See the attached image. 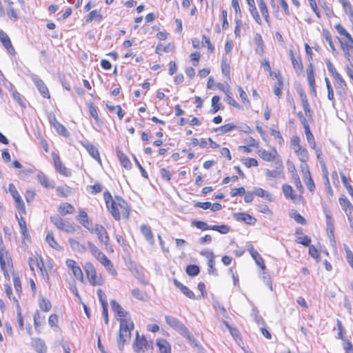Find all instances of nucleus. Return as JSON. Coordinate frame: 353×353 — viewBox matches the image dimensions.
Instances as JSON below:
<instances>
[{
    "label": "nucleus",
    "instance_id": "obj_1",
    "mask_svg": "<svg viewBox=\"0 0 353 353\" xmlns=\"http://www.w3.org/2000/svg\"><path fill=\"white\" fill-rule=\"evenodd\" d=\"M103 196L106 206L115 220L129 217L130 208L125 200L119 196L112 198L109 192H105Z\"/></svg>",
    "mask_w": 353,
    "mask_h": 353
},
{
    "label": "nucleus",
    "instance_id": "obj_2",
    "mask_svg": "<svg viewBox=\"0 0 353 353\" xmlns=\"http://www.w3.org/2000/svg\"><path fill=\"white\" fill-rule=\"evenodd\" d=\"M334 28L336 32L341 36V38L339 39L341 49L347 60L350 61L352 59L350 52H353V39L346 29L340 23L336 24Z\"/></svg>",
    "mask_w": 353,
    "mask_h": 353
},
{
    "label": "nucleus",
    "instance_id": "obj_3",
    "mask_svg": "<svg viewBox=\"0 0 353 353\" xmlns=\"http://www.w3.org/2000/svg\"><path fill=\"white\" fill-rule=\"evenodd\" d=\"M133 329L134 323L130 319H122L121 320L119 336L117 340L120 350H123L125 343L130 341L131 332Z\"/></svg>",
    "mask_w": 353,
    "mask_h": 353
},
{
    "label": "nucleus",
    "instance_id": "obj_4",
    "mask_svg": "<svg viewBox=\"0 0 353 353\" xmlns=\"http://www.w3.org/2000/svg\"><path fill=\"white\" fill-rule=\"evenodd\" d=\"M165 322L176 332L188 339H191L188 328L179 319L172 316H165Z\"/></svg>",
    "mask_w": 353,
    "mask_h": 353
},
{
    "label": "nucleus",
    "instance_id": "obj_5",
    "mask_svg": "<svg viewBox=\"0 0 353 353\" xmlns=\"http://www.w3.org/2000/svg\"><path fill=\"white\" fill-rule=\"evenodd\" d=\"M92 232H94L99 241L105 245V248L111 252H113L112 246L109 244V236L105 228L101 225L97 224L92 229Z\"/></svg>",
    "mask_w": 353,
    "mask_h": 353
},
{
    "label": "nucleus",
    "instance_id": "obj_6",
    "mask_svg": "<svg viewBox=\"0 0 353 353\" xmlns=\"http://www.w3.org/2000/svg\"><path fill=\"white\" fill-rule=\"evenodd\" d=\"M50 221L57 229L63 231L65 233L73 234L76 231L72 225L68 221H63L59 216H51Z\"/></svg>",
    "mask_w": 353,
    "mask_h": 353
},
{
    "label": "nucleus",
    "instance_id": "obj_7",
    "mask_svg": "<svg viewBox=\"0 0 353 353\" xmlns=\"http://www.w3.org/2000/svg\"><path fill=\"white\" fill-rule=\"evenodd\" d=\"M85 270L91 285L95 286L101 285L103 283V278L101 276L97 275L96 270L92 263H85Z\"/></svg>",
    "mask_w": 353,
    "mask_h": 353
},
{
    "label": "nucleus",
    "instance_id": "obj_8",
    "mask_svg": "<svg viewBox=\"0 0 353 353\" xmlns=\"http://www.w3.org/2000/svg\"><path fill=\"white\" fill-rule=\"evenodd\" d=\"M201 254L202 256H205L207 259L208 266V270L209 274L217 275V271L214 268V263H215L214 257L215 256H214V254L212 253V252H211L209 250L205 249L201 252Z\"/></svg>",
    "mask_w": 353,
    "mask_h": 353
},
{
    "label": "nucleus",
    "instance_id": "obj_9",
    "mask_svg": "<svg viewBox=\"0 0 353 353\" xmlns=\"http://www.w3.org/2000/svg\"><path fill=\"white\" fill-rule=\"evenodd\" d=\"M32 80L42 97L44 98L50 99V95L49 90L45 83L37 75H32Z\"/></svg>",
    "mask_w": 353,
    "mask_h": 353
},
{
    "label": "nucleus",
    "instance_id": "obj_10",
    "mask_svg": "<svg viewBox=\"0 0 353 353\" xmlns=\"http://www.w3.org/2000/svg\"><path fill=\"white\" fill-rule=\"evenodd\" d=\"M67 266L72 271L74 277L81 282L83 281V274L81 268L77 265V262L73 259H67L65 261Z\"/></svg>",
    "mask_w": 353,
    "mask_h": 353
},
{
    "label": "nucleus",
    "instance_id": "obj_11",
    "mask_svg": "<svg viewBox=\"0 0 353 353\" xmlns=\"http://www.w3.org/2000/svg\"><path fill=\"white\" fill-rule=\"evenodd\" d=\"M0 41L7 52L11 55H15L16 52L12 45L11 41L8 35L1 29H0Z\"/></svg>",
    "mask_w": 353,
    "mask_h": 353
},
{
    "label": "nucleus",
    "instance_id": "obj_12",
    "mask_svg": "<svg viewBox=\"0 0 353 353\" xmlns=\"http://www.w3.org/2000/svg\"><path fill=\"white\" fill-rule=\"evenodd\" d=\"M282 191L285 197L288 199H291L293 202L297 203L301 200V196H298L294 193L292 186L288 184H284L282 186Z\"/></svg>",
    "mask_w": 353,
    "mask_h": 353
},
{
    "label": "nucleus",
    "instance_id": "obj_13",
    "mask_svg": "<svg viewBox=\"0 0 353 353\" xmlns=\"http://www.w3.org/2000/svg\"><path fill=\"white\" fill-rule=\"evenodd\" d=\"M248 250L251 254L252 259L254 260L256 264L260 267L262 270H265L266 268L265 262L261 254L254 250L252 244L249 243L248 245Z\"/></svg>",
    "mask_w": 353,
    "mask_h": 353
},
{
    "label": "nucleus",
    "instance_id": "obj_14",
    "mask_svg": "<svg viewBox=\"0 0 353 353\" xmlns=\"http://www.w3.org/2000/svg\"><path fill=\"white\" fill-rule=\"evenodd\" d=\"M52 158L56 170L64 176H70L71 172L61 163L59 156L53 154Z\"/></svg>",
    "mask_w": 353,
    "mask_h": 353
},
{
    "label": "nucleus",
    "instance_id": "obj_15",
    "mask_svg": "<svg viewBox=\"0 0 353 353\" xmlns=\"http://www.w3.org/2000/svg\"><path fill=\"white\" fill-rule=\"evenodd\" d=\"M81 144L85 148L90 155L101 163V158L98 149L89 141H81Z\"/></svg>",
    "mask_w": 353,
    "mask_h": 353
},
{
    "label": "nucleus",
    "instance_id": "obj_16",
    "mask_svg": "<svg viewBox=\"0 0 353 353\" xmlns=\"http://www.w3.org/2000/svg\"><path fill=\"white\" fill-rule=\"evenodd\" d=\"M97 260L103 265L106 270L111 274L112 275L115 276L117 274V271L114 268L113 264L111 261L103 254L102 253Z\"/></svg>",
    "mask_w": 353,
    "mask_h": 353
},
{
    "label": "nucleus",
    "instance_id": "obj_17",
    "mask_svg": "<svg viewBox=\"0 0 353 353\" xmlns=\"http://www.w3.org/2000/svg\"><path fill=\"white\" fill-rule=\"evenodd\" d=\"M334 79V87L336 90V92L339 95H343L346 93L347 85L344 79L342 78L341 74H338L336 77H333Z\"/></svg>",
    "mask_w": 353,
    "mask_h": 353
},
{
    "label": "nucleus",
    "instance_id": "obj_18",
    "mask_svg": "<svg viewBox=\"0 0 353 353\" xmlns=\"http://www.w3.org/2000/svg\"><path fill=\"white\" fill-rule=\"evenodd\" d=\"M192 44L194 48H200L201 47H203L205 44H206L210 52H212L214 51V46L211 43L210 38L207 37L205 35L203 36V41L201 42L197 38L192 39Z\"/></svg>",
    "mask_w": 353,
    "mask_h": 353
},
{
    "label": "nucleus",
    "instance_id": "obj_19",
    "mask_svg": "<svg viewBox=\"0 0 353 353\" xmlns=\"http://www.w3.org/2000/svg\"><path fill=\"white\" fill-rule=\"evenodd\" d=\"M259 156L265 161H274L278 156L277 151L275 149H272L270 151H267L264 149H260L258 150Z\"/></svg>",
    "mask_w": 353,
    "mask_h": 353
},
{
    "label": "nucleus",
    "instance_id": "obj_20",
    "mask_svg": "<svg viewBox=\"0 0 353 353\" xmlns=\"http://www.w3.org/2000/svg\"><path fill=\"white\" fill-rule=\"evenodd\" d=\"M301 169L304 173L305 183L310 192H312L315 188L314 183L311 177L309 168L307 165H301Z\"/></svg>",
    "mask_w": 353,
    "mask_h": 353
},
{
    "label": "nucleus",
    "instance_id": "obj_21",
    "mask_svg": "<svg viewBox=\"0 0 353 353\" xmlns=\"http://www.w3.org/2000/svg\"><path fill=\"white\" fill-rule=\"evenodd\" d=\"M110 304L112 311L119 316V322L122 319H128L127 312L115 300H112Z\"/></svg>",
    "mask_w": 353,
    "mask_h": 353
},
{
    "label": "nucleus",
    "instance_id": "obj_22",
    "mask_svg": "<svg viewBox=\"0 0 353 353\" xmlns=\"http://www.w3.org/2000/svg\"><path fill=\"white\" fill-rule=\"evenodd\" d=\"M148 341L145 338L142 336H139L138 332H137V337L134 343V350L137 352H143L147 348Z\"/></svg>",
    "mask_w": 353,
    "mask_h": 353
},
{
    "label": "nucleus",
    "instance_id": "obj_23",
    "mask_svg": "<svg viewBox=\"0 0 353 353\" xmlns=\"http://www.w3.org/2000/svg\"><path fill=\"white\" fill-rule=\"evenodd\" d=\"M307 81L309 83L310 91L312 94L316 95V83H315L313 66H312V63L310 64L308 68L307 69Z\"/></svg>",
    "mask_w": 353,
    "mask_h": 353
},
{
    "label": "nucleus",
    "instance_id": "obj_24",
    "mask_svg": "<svg viewBox=\"0 0 353 353\" xmlns=\"http://www.w3.org/2000/svg\"><path fill=\"white\" fill-rule=\"evenodd\" d=\"M222 323L225 325L230 334L236 342L241 341L240 332L236 326L229 323L228 321H222Z\"/></svg>",
    "mask_w": 353,
    "mask_h": 353
},
{
    "label": "nucleus",
    "instance_id": "obj_25",
    "mask_svg": "<svg viewBox=\"0 0 353 353\" xmlns=\"http://www.w3.org/2000/svg\"><path fill=\"white\" fill-rule=\"evenodd\" d=\"M294 152L297 156L299 160L302 163L301 165H307L306 163L309 160V154L306 148L301 146L298 148H295Z\"/></svg>",
    "mask_w": 353,
    "mask_h": 353
},
{
    "label": "nucleus",
    "instance_id": "obj_26",
    "mask_svg": "<svg viewBox=\"0 0 353 353\" xmlns=\"http://www.w3.org/2000/svg\"><path fill=\"white\" fill-rule=\"evenodd\" d=\"M222 91L226 94V97L225 98V101L230 104V105L237 108L241 109V105L238 103L231 96V93L230 92L229 85H227L225 87L222 85Z\"/></svg>",
    "mask_w": 353,
    "mask_h": 353
},
{
    "label": "nucleus",
    "instance_id": "obj_27",
    "mask_svg": "<svg viewBox=\"0 0 353 353\" xmlns=\"http://www.w3.org/2000/svg\"><path fill=\"white\" fill-rule=\"evenodd\" d=\"M236 220L243 221L248 225H254L256 219L247 213H236L234 214Z\"/></svg>",
    "mask_w": 353,
    "mask_h": 353
},
{
    "label": "nucleus",
    "instance_id": "obj_28",
    "mask_svg": "<svg viewBox=\"0 0 353 353\" xmlns=\"http://www.w3.org/2000/svg\"><path fill=\"white\" fill-rule=\"evenodd\" d=\"M141 234L144 236L146 241L151 245H154V239L153 233L150 226L147 225H142L141 226Z\"/></svg>",
    "mask_w": 353,
    "mask_h": 353
},
{
    "label": "nucleus",
    "instance_id": "obj_29",
    "mask_svg": "<svg viewBox=\"0 0 353 353\" xmlns=\"http://www.w3.org/2000/svg\"><path fill=\"white\" fill-rule=\"evenodd\" d=\"M174 285L179 288L181 292L185 295L187 297L191 299H196V298L194 296V292L190 290L188 287L183 285L181 282H179L178 280L174 279Z\"/></svg>",
    "mask_w": 353,
    "mask_h": 353
},
{
    "label": "nucleus",
    "instance_id": "obj_30",
    "mask_svg": "<svg viewBox=\"0 0 353 353\" xmlns=\"http://www.w3.org/2000/svg\"><path fill=\"white\" fill-rule=\"evenodd\" d=\"M342 5L345 14L348 16L349 20L353 24V7L349 0H338Z\"/></svg>",
    "mask_w": 353,
    "mask_h": 353
},
{
    "label": "nucleus",
    "instance_id": "obj_31",
    "mask_svg": "<svg viewBox=\"0 0 353 353\" xmlns=\"http://www.w3.org/2000/svg\"><path fill=\"white\" fill-rule=\"evenodd\" d=\"M156 343L160 353H171V346L166 340L158 339L156 341Z\"/></svg>",
    "mask_w": 353,
    "mask_h": 353
},
{
    "label": "nucleus",
    "instance_id": "obj_32",
    "mask_svg": "<svg viewBox=\"0 0 353 353\" xmlns=\"http://www.w3.org/2000/svg\"><path fill=\"white\" fill-rule=\"evenodd\" d=\"M32 345L34 350L38 353H46L47 347L45 344V342L39 338L34 339L32 341Z\"/></svg>",
    "mask_w": 353,
    "mask_h": 353
},
{
    "label": "nucleus",
    "instance_id": "obj_33",
    "mask_svg": "<svg viewBox=\"0 0 353 353\" xmlns=\"http://www.w3.org/2000/svg\"><path fill=\"white\" fill-rule=\"evenodd\" d=\"M339 203L343 208V210L345 212V213L349 215L351 214L353 211V206L351 204L350 201L348 199L343 196L339 198Z\"/></svg>",
    "mask_w": 353,
    "mask_h": 353
},
{
    "label": "nucleus",
    "instance_id": "obj_34",
    "mask_svg": "<svg viewBox=\"0 0 353 353\" xmlns=\"http://www.w3.org/2000/svg\"><path fill=\"white\" fill-rule=\"evenodd\" d=\"M68 241H69L70 248H72V250L73 251L77 252L81 254H83L86 252V250H87L86 247L84 245L80 243L77 240L73 239H69Z\"/></svg>",
    "mask_w": 353,
    "mask_h": 353
},
{
    "label": "nucleus",
    "instance_id": "obj_35",
    "mask_svg": "<svg viewBox=\"0 0 353 353\" xmlns=\"http://www.w3.org/2000/svg\"><path fill=\"white\" fill-rule=\"evenodd\" d=\"M46 241L48 243V245L53 249L60 251L62 250V247L57 243L54 237L53 232L49 231L47 233Z\"/></svg>",
    "mask_w": 353,
    "mask_h": 353
},
{
    "label": "nucleus",
    "instance_id": "obj_36",
    "mask_svg": "<svg viewBox=\"0 0 353 353\" xmlns=\"http://www.w3.org/2000/svg\"><path fill=\"white\" fill-rule=\"evenodd\" d=\"M77 219L84 228L90 230V222L88 214L85 210L83 209L79 210Z\"/></svg>",
    "mask_w": 353,
    "mask_h": 353
},
{
    "label": "nucleus",
    "instance_id": "obj_37",
    "mask_svg": "<svg viewBox=\"0 0 353 353\" xmlns=\"http://www.w3.org/2000/svg\"><path fill=\"white\" fill-rule=\"evenodd\" d=\"M46 317L39 311H37L34 315V325L35 330L40 333L39 326L45 323Z\"/></svg>",
    "mask_w": 353,
    "mask_h": 353
},
{
    "label": "nucleus",
    "instance_id": "obj_38",
    "mask_svg": "<svg viewBox=\"0 0 353 353\" xmlns=\"http://www.w3.org/2000/svg\"><path fill=\"white\" fill-rule=\"evenodd\" d=\"M58 211L60 214L65 216L73 214L74 212V208L68 203H63L59 206Z\"/></svg>",
    "mask_w": 353,
    "mask_h": 353
},
{
    "label": "nucleus",
    "instance_id": "obj_39",
    "mask_svg": "<svg viewBox=\"0 0 353 353\" xmlns=\"http://www.w3.org/2000/svg\"><path fill=\"white\" fill-rule=\"evenodd\" d=\"M37 179L45 188H54V183L50 182L48 176L42 172H39L37 174Z\"/></svg>",
    "mask_w": 353,
    "mask_h": 353
},
{
    "label": "nucleus",
    "instance_id": "obj_40",
    "mask_svg": "<svg viewBox=\"0 0 353 353\" xmlns=\"http://www.w3.org/2000/svg\"><path fill=\"white\" fill-rule=\"evenodd\" d=\"M254 193L255 194V195H256L259 197L263 198L268 201H270V202L273 201V198H272V196L271 195V194L269 192H268L261 188H255Z\"/></svg>",
    "mask_w": 353,
    "mask_h": 353
},
{
    "label": "nucleus",
    "instance_id": "obj_41",
    "mask_svg": "<svg viewBox=\"0 0 353 353\" xmlns=\"http://www.w3.org/2000/svg\"><path fill=\"white\" fill-rule=\"evenodd\" d=\"M277 78V81L275 83L274 86V93L278 97H281L282 95L281 88L283 86V79L281 77H278L275 74Z\"/></svg>",
    "mask_w": 353,
    "mask_h": 353
},
{
    "label": "nucleus",
    "instance_id": "obj_42",
    "mask_svg": "<svg viewBox=\"0 0 353 353\" xmlns=\"http://www.w3.org/2000/svg\"><path fill=\"white\" fill-rule=\"evenodd\" d=\"M290 55L291 57V61H292V63L294 68L298 69V70H302L303 65H302L301 58L299 57H295L293 54V52L292 50L290 51Z\"/></svg>",
    "mask_w": 353,
    "mask_h": 353
},
{
    "label": "nucleus",
    "instance_id": "obj_43",
    "mask_svg": "<svg viewBox=\"0 0 353 353\" xmlns=\"http://www.w3.org/2000/svg\"><path fill=\"white\" fill-rule=\"evenodd\" d=\"M118 157L122 165L126 169L131 168V162L129 159L121 152H118Z\"/></svg>",
    "mask_w": 353,
    "mask_h": 353
},
{
    "label": "nucleus",
    "instance_id": "obj_44",
    "mask_svg": "<svg viewBox=\"0 0 353 353\" xmlns=\"http://www.w3.org/2000/svg\"><path fill=\"white\" fill-rule=\"evenodd\" d=\"M259 8L261 12V14L264 17L266 21H268L269 19V13L268 10L266 6V3L264 0H259Z\"/></svg>",
    "mask_w": 353,
    "mask_h": 353
},
{
    "label": "nucleus",
    "instance_id": "obj_45",
    "mask_svg": "<svg viewBox=\"0 0 353 353\" xmlns=\"http://www.w3.org/2000/svg\"><path fill=\"white\" fill-rule=\"evenodd\" d=\"M238 91L239 93V97L243 103V105L248 108L250 106V101L248 100V95L243 89L241 87H238Z\"/></svg>",
    "mask_w": 353,
    "mask_h": 353
},
{
    "label": "nucleus",
    "instance_id": "obj_46",
    "mask_svg": "<svg viewBox=\"0 0 353 353\" xmlns=\"http://www.w3.org/2000/svg\"><path fill=\"white\" fill-rule=\"evenodd\" d=\"M102 15L97 10H94L91 11L86 19V22L90 23L93 20L101 21L102 19Z\"/></svg>",
    "mask_w": 353,
    "mask_h": 353
},
{
    "label": "nucleus",
    "instance_id": "obj_47",
    "mask_svg": "<svg viewBox=\"0 0 353 353\" xmlns=\"http://www.w3.org/2000/svg\"><path fill=\"white\" fill-rule=\"evenodd\" d=\"M56 191L59 196L63 197H65L71 194V189L67 185L59 186L56 188Z\"/></svg>",
    "mask_w": 353,
    "mask_h": 353
},
{
    "label": "nucleus",
    "instance_id": "obj_48",
    "mask_svg": "<svg viewBox=\"0 0 353 353\" xmlns=\"http://www.w3.org/2000/svg\"><path fill=\"white\" fill-rule=\"evenodd\" d=\"M325 82L327 90V99L332 101H334V94L331 83L327 77L325 78Z\"/></svg>",
    "mask_w": 353,
    "mask_h": 353
},
{
    "label": "nucleus",
    "instance_id": "obj_49",
    "mask_svg": "<svg viewBox=\"0 0 353 353\" xmlns=\"http://www.w3.org/2000/svg\"><path fill=\"white\" fill-rule=\"evenodd\" d=\"M200 269L199 266L196 265H188L185 272L190 276H196L199 273Z\"/></svg>",
    "mask_w": 353,
    "mask_h": 353
},
{
    "label": "nucleus",
    "instance_id": "obj_50",
    "mask_svg": "<svg viewBox=\"0 0 353 353\" xmlns=\"http://www.w3.org/2000/svg\"><path fill=\"white\" fill-rule=\"evenodd\" d=\"M88 246L89 248L90 252L97 259L99 256L103 253L101 251L99 250V248L93 244L91 241L88 242Z\"/></svg>",
    "mask_w": 353,
    "mask_h": 353
},
{
    "label": "nucleus",
    "instance_id": "obj_51",
    "mask_svg": "<svg viewBox=\"0 0 353 353\" xmlns=\"http://www.w3.org/2000/svg\"><path fill=\"white\" fill-rule=\"evenodd\" d=\"M57 133L65 137H68L70 135V133L68 132V130L65 128L64 125H63L61 123H57L54 127H53Z\"/></svg>",
    "mask_w": 353,
    "mask_h": 353
},
{
    "label": "nucleus",
    "instance_id": "obj_52",
    "mask_svg": "<svg viewBox=\"0 0 353 353\" xmlns=\"http://www.w3.org/2000/svg\"><path fill=\"white\" fill-rule=\"evenodd\" d=\"M132 296L138 300L144 301H147V298H148L147 294L144 292H143L139 289H134L132 292Z\"/></svg>",
    "mask_w": 353,
    "mask_h": 353
},
{
    "label": "nucleus",
    "instance_id": "obj_53",
    "mask_svg": "<svg viewBox=\"0 0 353 353\" xmlns=\"http://www.w3.org/2000/svg\"><path fill=\"white\" fill-rule=\"evenodd\" d=\"M51 303L49 300L41 298L39 300V307L44 312H48L51 309Z\"/></svg>",
    "mask_w": 353,
    "mask_h": 353
},
{
    "label": "nucleus",
    "instance_id": "obj_54",
    "mask_svg": "<svg viewBox=\"0 0 353 353\" xmlns=\"http://www.w3.org/2000/svg\"><path fill=\"white\" fill-rule=\"evenodd\" d=\"M174 49V46L171 43H168L166 46H163L162 45H158L156 47V52L158 54H161L162 52H169L172 51Z\"/></svg>",
    "mask_w": 353,
    "mask_h": 353
},
{
    "label": "nucleus",
    "instance_id": "obj_55",
    "mask_svg": "<svg viewBox=\"0 0 353 353\" xmlns=\"http://www.w3.org/2000/svg\"><path fill=\"white\" fill-rule=\"evenodd\" d=\"M305 133L310 147L312 149H315L316 143L312 132L308 129L307 130H305Z\"/></svg>",
    "mask_w": 353,
    "mask_h": 353
},
{
    "label": "nucleus",
    "instance_id": "obj_56",
    "mask_svg": "<svg viewBox=\"0 0 353 353\" xmlns=\"http://www.w3.org/2000/svg\"><path fill=\"white\" fill-rule=\"evenodd\" d=\"M107 108L110 112H115L119 118V119H122L123 118L124 114L120 105H107Z\"/></svg>",
    "mask_w": 353,
    "mask_h": 353
},
{
    "label": "nucleus",
    "instance_id": "obj_57",
    "mask_svg": "<svg viewBox=\"0 0 353 353\" xmlns=\"http://www.w3.org/2000/svg\"><path fill=\"white\" fill-rule=\"evenodd\" d=\"M243 164L246 166L247 168H251V167H256L258 166V161L256 159L254 158H245L241 160Z\"/></svg>",
    "mask_w": 353,
    "mask_h": 353
},
{
    "label": "nucleus",
    "instance_id": "obj_58",
    "mask_svg": "<svg viewBox=\"0 0 353 353\" xmlns=\"http://www.w3.org/2000/svg\"><path fill=\"white\" fill-rule=\"evenodd\" d=\"M249 10L252 16V17L254 18V21L259 25L261 24L262 23V21H261V19L259 16V14L257 11V9L256 8V6H254L253 7H250L249 8Z\"/></svg>",
    "mask_w": 353,
    "mask_h": 353
},
{
    "label": "nucleus",
    "instance_id": "obj_59",
    "mask_svg": "<svg viewBox=\"0 0 353 353\" xmlns=\"http://www.w3.org/2000/svg\"><path fill=\"white\" fill-rule=\"evenodd\" d=\"M17 219H18V222H19V227H20V229H21V231L23 234V235L26 238L28 236V229H27V226H26V221L25 220L21 217V218H18L17 216Z\"/></svg>",
    "mask_w": 353,
    "mask_h": 353
},
{
    "label": "nucleus",
    "instance_id": "obj_60",
    "mask_svg": "<svg viewBox=\"0 0 353 353\" xmlns=\"http://www.w3.org/2000/svg\"><path fill=\"white\" fill-rule=\"evenodd\" d=\"M296 242L305 246H309L310 243H311V239L309 236L305 234H302L301 236L296 238Z\"/></svg>",
    "mask_w": 353,
    "mask_h": 353
},
{
    "label": "nucleus",
    "instance_id": "obj_61",
    "mask_svg": "<svg viewBox=\"0 0 353 353\" xmlns=\"http://www.w3.org/2000/svg\"><path fill=\"white\" fill-rule=\"evenodd\" d=\"M219 101H220V98L219 96H214L212 97V114L216 113L220 109Z\"/></svg>",
    "mask_w": 353,
    "mask_h": 353
},
{
    "label": "nucleus",
    "instance_id": "obj_62",
    "mask_svg": "<svg viewBox=\"0 0 353 353\" xmlns=\"http://www.w3.org/2000/svg\"><path fill=\"white\" fill-rule=\"evenodd\" d=\"M341 181L345 186V188L347 189L348 193L353 198V188L352 186L349 183L347 177L344 175L341 176Z\"/></svg>",
    "mask_w": 353,
    "mask_h": 353
},
{
    "label": "nucleus",
    "instance_id": "obj_63",
    "mask_svg": "<svg viewBox=\"0 0 353 353\" xmlns=\"http://www.w3.org/2000/svg\"><path fill=\"white\" fill-rule=\"evenodd\" d=\"M325 64H326V66H327V68L329 72L332 75L333 77L339 74V73L336 71L334 65L332 64V63L329 59H327L325 61Z\"/></svg>",
    "mask_w": 353,
    "mask_h": 353
},
{
    "label": "nucleus",
    "instance_id": "obj_64",
    "mask_svg": "<svg viewBox=\"0 0 353 353\" xmlns=\"http://www.w3.org/2000/svg\"><path fill=\"white\" fill-rule=\"evenodd\" d=\"M344 248L346 252V259L349 265L353 268V253L350 250L347 245H344Z\"/></svg>",
    "mask_w": 353,
    "mask_h": 353
}]
</instances>
